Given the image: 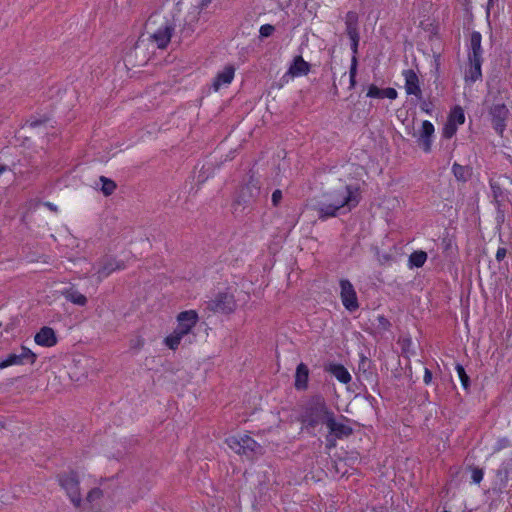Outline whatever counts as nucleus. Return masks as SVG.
<instances>
[{
  "label": "nucleus",
  "instance_id": "obj_41",
  "mask_svg": "<svg viewBox=\"0 0 512 512\" xmlns=\"http://www.w3.org/2000/svg\"><path fill=\"white\" fill-rule=\"evenodd\" d=\"M102 496V491L99 488L92 489L87 495V501L93 502Z\"/></svg>",
  "mask_w": 512,
  "mask_h": 512
},
{
  "label": "nucleus",
  "instance_id": "obj_32",
  "mask_svg": "<svg viewBox=\"0 0 512 512\" xmlns=\"http://www.w3.org/2000/svg\"><path fill=\"white\" fill-rule=\"evenodd\" d=\"M448 121L454 123V125H461L465 122V114L460 106H456L452 109Z\"/></svg>",
  "mask_w": 512,
  "mask_h": 512
},
{
  "label": "nucleus",
  "instance_id": "obj_46",
  "mask_svg": "<svg viewBox=\"0 0 512 512\" xmlns=\"http://www.w3.org/2000/svg\"><path fill=\"white\" fill-rule=\"evenodd\" d=\"M431 381H432V372L428 368H425L424 383L429 384Z\"/></svg>",
  "mask_w": 512,
  "mask_h": 512
},
{
  "label": "nucleus",
  "instance_id": "obj_21",
  "mask_svg": "<svg viewBox=\"0 0 512 512\" xmlns=\"http://www.w3.org/2000/svg\"><path fill=\"white\" fill-rule=\"evenodd\" d=\"M235 69L232 66H226L217 74L213 82V88L217 91L223 85L230 84L234 78Z\"/></svg>",
  "mask_w": 512,
  "mask_h": 512
},
{
  "label": "nucleus",
  "instance_id": "obj_44",
  "mask_svg": "<svg viewBox=\"0 0 512 512\" xmlns=\"http://www.w3.org/2000/svg\"><path fill=\"white\" fill-rule=\"evenodd\" d=\"M506 253H507L506 248H504V247L498 248V250L496 252V260L498 262L502 261L505 258Z\"/></svg>",
  "mask_w": 512,
  "mask_h": 512
},
{
  "label": "nucleus",
  "instance_id": "obj_50",
  "mask_svg": "<svg viewBox=\"0 0 512 512\" xmlns=\"http://www.w3.org/2000/svg\"><path fill=\"white\" fill-rule=\"evenodd\" d=\"M210 2L211 0H201V5L202 7H206Z\"/></svg>",
  "mask_w": 512,
  "mask_h": 512
},
{
  "label": "nucleus",
  "instance_id": "obj_22",
  "mask_svg": "<svg viewBox=\"0 0 512 512\" xmlns=\"http://www.w3.org/2000/svg\"><path fill=\"white\" fill-rule=\"evenodd\" d=\"M397 91L394 88H385L381 89L378 88L376 85H370L367 92V97L370 98H389V99H396L397 98Z\"/></svg>",
  "mask_w": 512,
  "mask_h": 512
},
{
  "label": "nucleus",
  "instance_id": "obj_29",
  "mask_svg": "<svg viewBox=\"0 0 512 512\" xmlns=\"http://www.w3.org/2000/svg\"><path fill=\"white\" fill-rule=\"evenodd\" d=\"M512 471V459H509L502 463L500 468L497 470V479L500 481L502 486H506L510 472Z\"/></svg>",
  "mask_w": 512,
  "mask_h": 512
},
{
  "label": "nucleus",
  "instance_id": "obj_11",
  "mask_svg": "<svg viewBox=\"0 0 512 512\" xmlns=\"http://www.w3.org/2000/svg\"><path fill=\"white\" fill-rule=\"evenodd\" d=\"M175 25L173 22L166 20L157 30L150 34V39L158 48L164 49L169 44Z\"/></svg>",
  "mask_w": 512,
  "mask_h": 512
},
{
  "label": "nucleus",
  "instance_id": "obj_47",
  "mask_svg": "<svg viewBox=\"0 0 512 512\" xmlns=\"http://www.w3.org/2000/svg\"><path fill=\"white\" fill-rule=\"evenodd\" d=\"M144 344L143 339L138 338L135 341L132 342L131 347L135 349H140Z\"/></svg>",
  "mask_w": 512,
  "mask_h": 512
},
{
  "label": "nucleus",
  "instance_id": "obj_42",
  "mask_svg": "<svg viewBox=\"0 0 512 512\" xmlns=\"http://www.w3.org/2000/svg\"><path fill=\"white\" fill-rule=\"evenodd\" d=\"M357 57L353 56L351 60V66L349 71L350 78L356 77L357 75Z\"/></svg>",
  "mask_w": 512,
  "mask_h": 512
},
{
  "label": "nucleus",
  "instance_id": "obj_7",
  "mask_svg": "<svg viewBox=\"0 0 512 512\" xmlns=\"http://www.w3.org/2000/svg\"><path fill=\"white\" fill-rule=\"evenodd\" d=\"M328 429V435L326 436V440L328 442L329 447L335 446L336 439H343L345 437H349L353 433V429L344 424L340 423L336 420L335 413L330 417L329 422L326 425Z\"/></svg>",
  "mask_w": 512,
  "mask_h": 512
},
{
  "label": "nucleus",
  "instance_id": "obj_26",
  "mask_svg": "<svg viewBox=\"0 0 512 512\" xmlns=\"http://www.w3.org/2000/svg\"><path fill=\"white\" fill-rule=\"evenodd\" d=\"M326 371L331 373L338 381L347 384L351 381V375L348 370L341 364H330Z\"/></svg>",
  "mask_w": 512,
  "mask_h": 512
},
{
  "label": "nucleus",
  "instance_id": "obj_33",
  "mask_svg": "<svg viewBox=\"0 0 512 512\" xmlns=\"http://www.w3.org/2000/svg\"><path fill=\"white\" fill-rule=\"evenodd\" d=\"M99 180L102 183L101 191L103 192V194L105 196H110L111 194H113V192L116 189L115 182L105 176H101Z\"/></svg>",
  "mask_w": 512,
  "mask_h": 512
},
{
  "label": "nucleus",
  "instance_id": "obj_31",
  "mask_svg": "<svg viewBox=\"0 0 512 512\" xmlns=\"http://www.w3.org/2000/svg\"><path fill=\"white\" fill-rule=\"evenodd\" d=\"M427 260V253L424 251H415L409 257V264L411 267L420 268Z\"/></svg>",
  "mask_w": 512,
  "mask_h": 512
},
{
  "label": "nucleus",
  "instance_id": "obj_45",
  "mask_svg": "<svg viewBox=\"0 0 512 512\" xmlns=\"http://www.w3.org/2000/svg\"><path fill=\"white\" fill-rule=\"evenodd\" d=\"M431 106H432V104L427 101H422L420 104L421 110L428 114H431V111H432Z\"/></svg>",
  "mask_w": 512,
  "mask_h": 512
},
{
  "label": "nucleus",
  "instance_id": "obj_10",
  "mask_svg": "<svg viewBox=\"0 0 512 512\" xmlns=\"http://www.w3.org/2000/svg\"><path fill=\"white\" fill-rule=\"evenodd\" d=\"M236 302L233 295L228 293H219L214 299L208 302V308L217 313L228 314L234 311Z\"/></svg>",
  "mask_w": 512,
  "mask_h": 512
},
{
  "label": "nucleus",
  "instance_id": "obj_36",
  "mask_svg": "<svg viewBox=\"0 0 512 512\" xmlns=\"http://www.w3.org/2000/svg\"><path fill=\"white\" fill-rule=\"evenodd\" d=\"M456 131H457V126L454 125V123L447 121V123L445 124V126L443 128L442 135H443V137L449 139L455 135Z\"/></svg>",
  "mask_w": 512,
  "mask_h": 512
},
{
  "label": "nucleus",
  "instance_id": "obj_35",
  "mask_svg": "<svg viewBox=\"0 0 512 512\" xmlns=\"http://www.w3.org/2000/svg\"><path fill=\"white\" fill-rule=\"evenodd\" d=\"M456 371L461 380L462 386L465 389H468L469 385H470V379H469V376L466 374L464 367L461 364H457Z\"/></svg>",
  "mask_w": 512,
  "mask_h": 512
},
{
  "label": "nucleus",
  "instance_id": "obj_51",
  "mask_svg": "<svg viewBox=\"0 0 512 512\" xmlns=\"http://www.w3.org/2000/svg\"><path fill=\"white\" fill-rule=\"evenodd\" d=\"M7 170L5 165H0V174Z\"/></svg>",
  "mask_w": 512,
  "mask_h": 512
},
{
  "label": "nucleus",
  "instance_id": "obj_53",
  "mask_svg": "<svg viewBox=\"0 0 512 512\" xmlns=\"http://www.w3.org/2000/svg\"><path fill=\"white\" fill-rule=\"evenodd\" d=\"M151 23H152V22H151V18H150V19H149V21H148V23H147V25H148V26H150V25H151Z\"/></svg>",
  "mask_w": 512,
  "mask_h": 512
},
{
  "label": "nucleus",
  "instance_id": "obj_2",
  "mask_svg": "<svg viewBox=\"0 0 512 512\" xmlns=\"http://www.w3.org/2000/svg\"><path fill=\"white\" fill-rule=\"evenodd\" d=\"M333 413L325 399L316 395L304 405L300 421L308 433H314L317 428L327 425Z\"/></svg>",
  "mask_w": 512,
  "mask_h": 512
},
{
  "label": "nucleus",
  "instance_id": "obj_43",
  "mask_svg": "<svg viewBox=\"0 0 512 512\" xmlns=\"http://www.w3.org/2000/svg\"><path fill=\"white\" fill-rule=\"evenodd\" d=\"M350 40H351V50L353 52V56H356V54L358 53V45H359L360 37L350 38Z\"/></svg>",
  "mask_w": 512,
  "mask_h": 512
},
{
  "label": "nucleus",
  "instance_id": "obj_4",
  "mask_svg": "<svg viewBox=\"0 0 512 512\" xmlns=\"http://www.w3.org/2000/svg\"><path fill=\"white\" fill-rule=\"evenodd\" d=\"M226 443L230 449L237 454L246 456L248 459H253L264 454L262 445L248 435L229 437L226 439Z\"/></svg>",
  "mask_w": 512,
  "mask_h": 512
},
{
  "label": "nucleus",
  "instance_id": "obj_24",
  "mask_svg": "<svg viewBox=\"0 0 512 512\" xmlns=\"http://www.w3.org/2000/svg\"><path fill=\"white\" fill-rule=\"evenodd\" d=\"M309 369L306 364L300 363L296 368L295 388L304 390L308 386Z\"/></svg>",
  "mask_w": 512,
  "mask_h": 512
},
{
  "label": "nucleus",
  "instance_id": "obj_6",
  "mask_svg": "<svg viewBox=\"0 0 512 512\" xmlns=\"http://www.w3.org/2000/svg\"><path fill=\"white\" fill-rule=\"evenodd\" d=\"M490 188L492 193V202L496 207V222L498 225H501L505 221V216L507 212V207L509 205V199L507 194L501 188L500 184L491 180Z\"/></svg>",
  "mask_w": 512,
  "mask_h": 512
},
{
  "label": "nucleus",
  "instance_id": "obj_3",
  "mask_svg": "<svg viewBox=\"0 0 512 512\" xmlns=\"http://www.w3.org/2000/svg\"><path fill=\"white\" fill-rule=\"evenodd\" d=\"M260 192L261 190L259 181L253 176H250L248 182L243 185L237 192L233 202V213H243L257 200Z\"/></svg>",
  "mask_w": 512,
  "mask_h": 512
},
{
  "label": "nucleus",
  "instance_id": "obj_34",
  "mask_svg": "<svg viewBox=\"0 0 512 512\" xmlns=\"http://www.w3.org/2000/svg\"><path fill=\"white\" fill-rule=\"evenodd\" d=\"M185 337L184 335H177V331L174 330L172 334L167 336L165 338V344L172 350H175L178 348L182 338Z\"/></svg>",
  "mask_w": 512,
  "mask_h": 512
},
{
  "label": "nucleus",
  "instance_id": "obj_20",
  "mask_svg": "<svg viewBox=\"0 0 512 512\" xmlns=\"http://www.w3.org/2000/svg\"><path fill=\"white\" fill-rule=\"evenodd\" d=\"M310 71V64L302 56H296L289 67L288 74L293 77L307 75Z\"/></svg>",
  "mask_w": 512,
  "mask_h": 512
},
{
  "label": "nucleus",
  "instance_id": "obj_18",
  "mask_svg": "<svg viewBox=\"0 0 512 512\" xmlns=\"http://www.w3.org/2000/svg\"><path fill=\"white\" fill-rule=\"evenodd\" d=\"M35 342L44 347H52L57 343V338L55 332L50 327H43L40 331L35 335Z\"/></svg>",
  "mask_w": 512,
  "mask_h": 512
},
{
  "label": "nucleus",
  "instance_id": "obj_23",
  "mask_svg": "<svg viewBox=\"0 0 512 512\" xmlns=\"http://www.w3.org/2000/svg\"><path fill=\"white\" fill-rule=\"evenodd\" d=\"M482 36L479 32L474 31L470 36L468 58H482L483 49L481 46Z\"/></svg>",
  "mask_w": 512,
  "mask_h": 512
},
{
  "label": "nucleus",
  "instance_id": "obj_15",
  "mask_svg": "<svg viewBox=\"0 0 512 512\" xmlns=\"http://www.w3.org/2000/svg\"><path fill=\"white\" fill-rule=\"evenodd\" d=\"M176 327L177 335H188L198 321V315L194 310L181 312L178 317Z\"/></svg>",
  "mask_w": 512,
  "mask_h": 512
},
{
  "label": "nucleus",
  "instance_id": "obj_25",
  "mask_svg": "<svg viewBox=\"0 0 512 512\" xmlns=\"http://www.w3.org/2000/svg\"><path fill=\"white\" fill-rule=\"evenodd\" d=\"M346 34L349 38H357L358 32V15L354 11H349L345 16Z\"/></svg>",
  "mask_w": 512,
  "mask_h": 512
},
{
  "label": "nucleus",
  "instance_id": "obj_14",
  "mask_svg": "<svg viewBox=\"0 0 512 512\" xmlns=\"http://www.w3.org/2000/svg\"><path fill=\"white\" fill-rule=\"evenodd\" d=\"M204 7H202L201 3L194 7L192 11H190L186 17H185V20H184V26H183V29H182V33L184 34V36L186 37H189L192 35V33H194L197 28L199 27V23L201 22V20L203 19L202 23L203 24L206 19H204V17L201 16V11Z\"/></svg>",
  "mask_w": 512,
  "mask_h": 512
},
{
  "label": "nucleus",
  "instance_id": "obj_19",
  "mask_svg": "<svg viewBox=\"0 0 512 512\" xmlns=\"http://www.w3.org/2000/svg\"><path fill=\"white\" fill-rule=\"evenodd\" d=\"M61 294L67 301L78 306H85L88 302L87 297L75 289L73 285L63 289Z\"/></svg>",
  "mask_w": 512,
  "mask_h": 512
},
{
  "label": "nucleus",
  "instance_id": "obj_48",
  "mask_svg": "<svg viewBox=\"0 0 512 512\" xmlns=\"http://www.w3.org/2000/svg\"><path fill=\"white\" fill-rule=\"evenodd\" d=\"M44 205H45L49 210H51V211H53V212H57V211H58L57 206H56V205H54V204H53V203H51V202H45V203H44Z\"/></svg>",
  "mask_w": 512,
  "mask_h": 512
},
{
  "label": "nucleus",
  "instance_id": "obj_9",
  "mask_svg": "<svg viewBox=\"0 0 512 512\" xmlns=\"http://www.w3.org/2000/svg\"><path fill=\"white\" fill-rule=\"evenodd\" d=\"M509 110L504 103H493L489 108V116L495 131L502 135L506 128Z\"/></svg>",
  "mask_w": 512,
  "mask_h": 512
},
{
  "label": "nucleus",
  "instance_id": "obj_38",
  "mask_svg": "<svg viewBox=\"0 0 512 512\" xmlns=\"http://www.w3.org/2000/svg\"><path fill=\"white\" fill-rule=\"evenodd\" d=\"M510 446V440L506 437L497 440L494 451H500Z\"/></svg>",
  "mask_w": 512,
  "mask_h": 512
},
{
  "label": "nucleus",
  "instance_id": "obj_40",
  "mask_svg": "<svg viewBox=\"0 0 512 512\" xmlns=\"http://www.w3.org/2000/svg\"><path fill=\"white\" fill-rule=\"evenodd\" d=\"M282 197H283L282 191L280 189H276L272 193V197H271L273 206H275V207L279 206V204L281 203Z\"/></svg>",
  "mask_w": 512,
  "mask_h": 512
},
{
  "label": "nucleus",
  "instance_id": "obj_49",
  "mask_svg": "<svg viewBox=\"0 0 512 512\" xmlns=\"http://www.w3.org/2000/svg\"><path fill=\"white\" fill-rule=\"evenodd\" d=\"M356 85V77L350 78V89H353Z\"/></svg>",
  "mask_w": 512,
  "mask_h": 512
},
{
  "label": "nucleus",
  "instance_id": "obj_28",
  "mask_svg": "<svg viewBox=\"0 0 512 512\" xmlns=\"http://www.w3.org/2000/svg\"><path fill=\"white\" fill-rule=\"evenodd\" d=\"M372 362L369 358H367L366 356H364L363 354L360 355V361H359V364H358V372L361 374V376L366 379V380H369L373 377V372H372Z\"/></svg>",
  "mask_w": 512,
  "mask_h": 512
},
{
  "label": "nucleus",
  "instance_id": "obj_27",
  "mask_svg": "<svg viewBox=\"0 0 512 512\" xmlns=\"http://www.w3.org/2000/svg\"><path fill=\"white\" fill-rule=\"evenodd\" d=\"M470 62V69L466 75L468 79H470L472 82L477 81L481 78L482 72H481V65L483 62L482 58H468Z\"/></svg>",
  "mask_w": 512,
  "mask_h": 512
},
{
  "label": "nucleus",
  "instance_id": "obj_37",
  "mask_svg": "<svg viewBox=\"0 0 512 512\" xmlns=\"http://www.w3.org/2000/svg\"><path fill=\"white\" fill-rule=\"evenodd\" d=\"M275 31V27L270 24H264L260 27L259 33L261 38L269 37Z\"/></svg>",
  "mask_w": 512,
  "mask_h": 512
},
{
  "label": "nucleus",
  "instance_id": "obj_13",
  "mask_svg": "<svg viewBox=\"0 0 512 512\" xmlns=\"http://www.w3.org/2000/svg\"><path fill=\"white\" fill-rule=\"evenodd\" d=\"M36 355L28 348L22 346L21 353H11L4 360L0 361V369H4L12 365H22L25 363L33 364Z\"/></svg>",
  "mask_w": 512,
  "mask_h": 512
},
{
  "label": "nucleus",
  "instance_id": "obj_17",
  "mask_svg": "<svg viewBox=\"0 0 512 512\" xmlns=\"http://www.w3.org/2000/svg\"><path fill=\"white\" fill-rule=\"evenodd\" d=\"M434 126L430 121H423L422 129L420 132V136L418 139L419 146L423 149L424 152L428 153L431 151L432 146V137L434 134Z\"/></svg>",
  "mask_w": 512,
  "mask_h": 512
},
{
  "label": "nucleus",
  "instance_id": "obj_39",
  "mask_svg": "<svg viewBox=\"0 0 512 512\" xmlns=\"http://www.w3.org/2000/svg\"><path fill=\"white\" fill-rule=\"evenodd\" d=\"M483 475L484 473L482 469L477 467L473 468L471 475L472 481L477 484L480 483L483 479Z\"/></svg>",
  "mask_w": 512,
  "mask_h": 512
},
{
  "label": "nucleus",
  "instance_id": "obj_52",
  "mask_svg": "<svg viewBox=\"0 0 512 512\" xmlns=\"http://www.w3.org/2000/svg\"><path fill=\"white\" fill-rule=\"evenodd\" d=\"M37 125H39L38 121L31 122V126H37Z\"/></svg>",
  "mask_w": 512,
  "mask_h": 512
},
{
  "label": "nucleus",
  "instance_id": "obj_1",
  "mask_svg": "<svg viewBox=\"0 0 512 512\" xmlns=\"http://www.w3.org/2000/svg\"><path fill=\"white\" fill-rule=\"evenodd\" d=\"M356 192V188L340 180L335 189L324 192L317 201L316 211L319 219L335 217L344 206L355 207L359 203Z\"/></svg>",
  "mask_w": 512,
  "mask_h": 512
},
{
  "label": "nucleus",
  "instance_id": "obj_30",
  "mask_svg": "<svg viewBox=\"0 0 512 512\" xmlns=\"http://www.w3.org/2000/svg\"><path fill=\"white\" fill-rule=\"evenodd\" d=\"M452 172L457 180L463 182H466L471 176L470 168L468 166H462L458 163L453 164Z\"/></svg>",
  "mask_w": 512,
  "mask_h": 512
},
{
  "label": "nucleus",
  "instance_id": "obj_8",
  "mask_svg": "<svg viewBox=\"0 0 512 512\" xmlns=\"http://www.w3.org/2000/svg\"><path fill=\"white\" fill-rule=\"evenodd\" d=\"M96 270L95 275L97 276L98 282L108 277L112 272L125 268L124 262L117 261L112 256H103L93 266Z\"/></svg>",
  "mask_w": 512,
  "mask_h": 512
},
{
  "label": "nucleus",
  "instance_id": "obj_5",
  "mask_svg": "<svg viewBox=\"0 0 512 512\" xmlns=\"http://www.w3.org/2000/svg\"><path fill=\"white\" fill-rule=\"evenodd\" d=\"M57 478L60 486L66 491L74 506L77 508L80 507L82 499L77 473L74 471L63 472L60 473Z\"/></svg>",
  "mask_w": 512,
  "mask_h": 512
},
{
  "label": "nucleus",
  "instance_id": "obj_16",
  "mask_svg": "<svg viewBox=\"0 0 512 512\" xmlns=\"http://www.w3.org/2000/svg\"><path fill=\"white\" fill-rule=\"evenodd\" d=\"M405 78V90L408 95H414L419 100L422 99V91L419 84V78L414 70L408 69L403 71Z\"/></svg>",
  "mask_w": 512,
  "mask_h": 512
},
{
  "label": "nucleus",
  "instance_id": "obj_12",
  "mask_svg": "<svg viewBox=\"0 0 512 512\" xmlns=\"http://www.w3.org/2000/svg\"><path fill=\"white\" fill-rule=\"evenodd\" d=\"M340 288L341 300L344 307L350 312L356 311L359 308V303L356 291L351 282L347 279H342L340 281Z\"/></svg>",
  "mask_w": 512,
  "mask_h": 512
}]
</instances>
